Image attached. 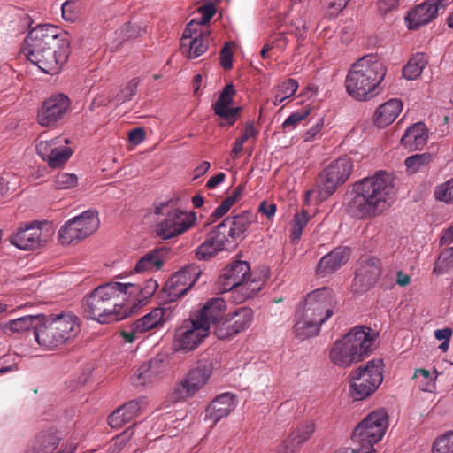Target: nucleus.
<instances>
[{
  "label": "nucleus",
  "instance_id": "7",
  "mask_svg": "<svg viewBox=\"0 0 453 453\" xmlns=\"http://www.w3.org/2000/svg\"><path fill=\"white\" fill-rule=\"evenodd\" d=\"M254 220L255 216L249 211L226 218L196 249V257L206 260L219 251L233 250L244 239Z\"/></svg>",
  "mask_w": 453,
  "mask_h": 453
},
{
  "label": "nucleus",
  "instance_id": "36",
  "mask_svg": "<svg viewBox=\"0 0 453 453\" xmlns=\"http://www.w3.org/2000/svg\"><path fill=\"white\" fill-rule=\"evenodd\" d=\"M427 65V57L423 53L414 55L403 67V75L407 80H416Z\"/></svg>",
  "mask_w": 453,
  "mask_h": 453
},
{
  "label": "nucleus",
  "instance_id": "19",
  "mask_svg": "<svg viewBox=\"0 0 453 453\" xmlns=\"http://www.w3.org/2000/svg\"><path fill=\"white\" fill-rule=\"evenodd\" d=\"M70 101L63 94L52 96L44 101L38 111L37 121L42 127L54 126L68 111Z\"/></svg>",
  "mask_w": 453,
  "mask_h": 453
},
{
  "label": "nucleus",
  "instance_id": "24",
  "mask_svg": "<svg viewBox=\"0 0 453 453\" xmlns=\"http://www.w3.org/2000/svg\"><path fill=\"white\" fill-rule=\"evenodd\" d=\"M237 404L235 396L225 393L215 398L205 411L204 420L211 422V426L216 425L221 418L226 417Z\"/></svg>",
  "mask_w": 453,
  "mask_h": 453
},
{
  "label": "nucleus",
  "instance_id": "20",
  "mask_svg": "<svg viewBox=\"0 0 453 453\" xmlns=\"http://www.w3.org/2000/svg\"><path fill=\"white\" fill-rule=\"evenodd\" d=\"M200 270L196 265H188L175 273L166 282L164 290L171 301L183 295L196 283Z\"/></svg>",
  "mask_w": 453,
  "mask_h": 453
},
{
  "label": "nucleus",
  "instance_id": "60",
  "mask_svg": "<svg viewBox=\"0 0 453 453\" xmlns=\"http://www.w3.org/2000/svg\"><path fill=\"white\" fill-rule=\"evenodd\" d=\"M452 335V330L450 328H442V329H437L434 331V337L438 341H449L450 337Z\"/></svg>",
  "mask_w": 453,
  "mask_h": 453
},
{
  "label": "nucleus",
  "instance_id": "17",
  "mask_svg": "<svg viewBox=\"0 0 453 453\" xmlns=\"http://www.w3.org/2000/svg\"><path fill=\"white\" fill-rule=\"evenodd\" d=\"M69 143L70 141L64 136L41 140L36 144V151L50 167L58 168L64 165L73 153Z\"/></svg>",
  "mask_w": 453,
  "mask_h": 453
},
{
  "label": "nucleus",
  "instance_id": "14",
  "mask_svg": "<svg viewBox=\"0 0 453 453\" xmlns=\"http://www.w3.org/2000/svg\"><path fill=\"white\" fill-rule=\"evenodd\" d=\"M173 317V310L171 306L156 307L121 331L120 336L126 342L133 343L142 339L144 334L162 328Z\"/></svg>",
  "mask_w": 453,
  "mask_h": 453
},
{
  "label": "nucleus",
  "instance_id": "56",
  "mask_svg": "<svg viewBox=\"0 0 453 453\" xmlns=\"http://www.w3.org/2000/svg\"><path fill=\"white\" fill-rule=\"evenodd\" d=\"M145 139V132L143 128L137 127L131 130L128 134V141L133 145H138Z\"/></svg>",
  "mask_w": 453,
  "mask_h": 453
},
{
  "label": "nucleus",
  "instance_id": "42",
  "mask_svg": "<svg viewBox=\"0 0 453 453\" xmlns=\"http://www.w3.org/2000/svg\"><path fill=\"white\" fill-rule=\"evenodd\" d=\"M242 188L238 187L229 196H227L213 211L212 217L219 219L228 212L231 207L240 198Z\"/></svg>",
  "mask_w": 453,
  "mask_h": 453
},
{
  "label": "nucleus",
  "instance_id": "32",
  "mask_svg": "<svg viewBox=\"0 0 453 453\" xmlns=\"http://www.w3.org/2000/svg\"><path fill=\"white\" fill-rule=\"evenodd\" d=\"M428 138L426 126L418 122L409 127L401 139V144L409 150H421Z\"/></svg>",
  "mask_w": 453,
  "mask_h": 453
},
{
  "label": "nucleus",
  "instance_id": "30",
  "mask_svg": "<svg viewBox=\"0 0 453 453\" xmlns=\"http://www.w3.org/2000/svg\"><path fill=\"white\" fill-rule=\"evenodd\" d=\"M42 315H27L0 323V331L7 336L22 334L31 328L39 327Z\"/></svg>",
  "mask_w": 453,
  "mask_h": 453
},
{
  "label": "nucleus",
  "instance_id": "63",
  "mask_svg": "<svg viewBox=\"0 0 453 453\" xmlns=\"http://www.w3.org/2000/svg\"><path fill=\"white\" fill-rule=\"evenodd\" d=\"M397 4V0H380L379 3V8L381 12H386L395 8Z\"/></svg>",
  "mask_w": 453,
  "mask_h": 453
},
{
  "label": "nucleus",
  "instance_id": "8",
  "mask_svg": "<svg viewBox=\"0 0 453 453\" xmlns=\"http://www.w3.org/2000/svg\"><path fill=\"white\" fill-rule=\"evenodd\" d=\"M386 73L385 64L378 56H365L352 65L347 75V92L357 100H368L378 94Z\"/></svg>",
  "mask_w": 453,
  "mask_h": 453
},
{
  "label": "nucleus",
  "instance_id": "15",
  "mask_svg": "<svg viewBox=\"0 0 453 453\" xmlns=\"http://www.w3.org/2000/svg\"><path fill=\"white\" fill-rule=\"evenodd\" d=\"M100 220L96 211L88 210L70 219L58 230L62 245H70L87 238L99 227Z\"/></svg>",
  "mask_w": 453,
  "mask_h": 453
},
{
  "label": "nucleus",
  "instance_id": "5",
  "mask_svg": "<svg viewBox=\"0 0 453 453\" xmlns=\"http://www.w3.org/2000/svg\"><path fill=\"white\" fill-rule=\"evenodd\" d=\"M227 303L221 297L207 300L198 311L196 318L208 325L209 330L219 340L234 337L251 325L253 311L242 307L233 312L227 311Z\"/></svg>",
  "mask_w": 453,
  "mask_h": 453
},
{
  "label": "nucleus",
  "instance_id": "50",
  "mask_svg": "<svg viewBox=\"0 0 453 453\" xmlns=\"http://www.w3.org/2000/svg\"><path fill=\"white\" fill-rule=\"evenodd\" d=\"M55 188L58 189H68L78 185V177L73 173H60L54 180Z\"/></svg>",
  "mask_w": 453,
  "mask_h": 453
},
{
  "label": "nucleus",
  "instance_id": "64",
  "mask_svg": "<svg viewBox=\"0 0 453 453\" xmlns=\"http://www.w3.org/2000/svg\"><path fill=\"white\" fill-rule=\"evenodd\" d=\"M396 282L401 287H405L411 283V278L408 274L403 272H398L396 275Z\"/></svg>",
  "mask_w": 453,
  "mask_h": 453
},
{
  "label": "nucleus",
  "instance_id": "28",
  "mask_svg": "<svg viewBox=\"0 0 453 453\" xmlns=\"http://www.w3.org/2000/svg\"><path fill=\"white\" fill-rule=\"evenodd\" d=\"M380 273V265L374 260L362 263L357 270L354 279V291L361 293L368 289L378 280Z\"/></svg>",
  "mask_w": 453,
  "mask_h": 453
},
{
  "label": "nucleus",
  "instance_id": "16",
  "mask_svg": "<svg viewBox=\"0 0 453 453\" xmlns=\"http://www.w3.org/2000/svg\"><path fill=\"white\" fill-rule=\"evenodd\" d=\"M209 334L208 325L196 317L184 320L175 330L173 347L177 350L192 351L208 337Z\"/></svg>",
  "mask_w": 453,
  "mask_h": 453
},
{
  "label": "nucleus",
  "instance_id": "57",
  "mask_svg": "<svg viewBox=\"0 0 453 453\" xmlns=\"http://www.w3.org/2000/svg\"><path fill=\"white\" fill-rule=\"evenodd\" d=\"M270 43L274 50H282L287 46L288 40L284 34L280 33L272 37Z\"/></svg>",
  "mask_w": 453,
  "mask_h": 453
},
{
  "label": "nucleus",
  "instance_id": "33",
  "mask_svg": "<svg viewBox=\"0 0 453 453\" xmlns=\"http://www.w3.org/2000/svg\"><path fill=\"white\" fill-rule=\"evenodd\" d=\"M428 0L412 9L406 17L408 27L411 29L426 25L436 17V8Z\"/></svg>",
  "mask_w": 453,
  "mask_h": 453
},
{
  "label": "nucleus",
  "instance_id": "13",
  "mask_svg": "<svg viewBox=\"0 0 453 453\" xmlns=\"http://www.w3.org/2000/svg\"><path fill=\"white\" fill-rule=\"evenodd\" d=\"M352 164L348 157H340L328 165L319 174L317 189L307 192V196H316L319 201L326 199L350 175Z\"/></svg>",
  "mask_w": 453,
  "mask_h": 453
},
{
  "label": "nucleus",
  "instance_id": "34",
  "mask_svg": "<svg viewBox=\"0 0 453 453\" xmlns=\"http://www.w3.org/2000/svg\"><path fill=\"white\" fill-rule=\"evenodd\" d=\"M165 263V252L154 250L143 255L134 268L136 273H151L161 269Z\"/></svg>",
  "mask_w": 453,
  "mask_h": 453
},
{
  "label": "nucleus",
  "instance_id": "55",
  "mask_svg": "<svg viewBox=\"0 0 453 453\" xmlns=\"http://www.w3.org/2000/svg\"><path fill=\"white\" fill-rule=\"evenodd\" d=\"M277 207L275 203L263 201L258 207V211L265 215L268 219H272L276 212Z\"/></svg>",
  "mask_w": 453,
  "mask_h": 453
},
{
  "label": "nucleus",
  "instance_id": "40",
  "mask_svg": "<svg viewBox=\"0 0 453 453\" xmlns=\"http://www.w3.org/2000/svg\"><path fill=\"white\" fill-rule=\"evenodd\" d=\"M81 11V3L79 0L65 1L61 6L62 17L65 21L78 20Z\"/></svg>",
  "mask_w": 453,
  "mask_h": 453
},
{
  "label": "nucleus",
  "instance_id": "29",
  "mask_svg": "<svg viewBox=\"0 0 453 453\" xmlns=\"http://www.w3.org/2000/svg\"><path fill=\"white\" fill-rule=\"evenodd\" d=\"M349 256L350 251L347 247L336 248L319 260L317 274L325 276L334 273L349 260Z\"/></svg>",
  "mask_w": 453,
  "mask_h": 453
},
{
  "label": "nucleus",
  "instance_id": "9",
  "mask_svg": "<svg viewBox=\"0 0 453 453\" xmlns=\"http://www.w3.org/2000/svg\"><path fill=\"white\" fill-rule=\"evenodd\" d=\"M154 213L157 216L155 233L163 240H170L185 234L197 220L196 212L181 209L172 201L156 203Z\"/></svg>",
  "mask_w": 453,
  "mask_h": 453
},
{
  "label": "nucleus",
  "instance_id": "35",
  "mask_svg": "<svg viewBox=\"0 0 453 453\" xmlns=\"http://www.w3.org/2000/svg\"><path fill=\"white\" fill-rule=\"evenodd\" d=\"M437 371L433 369H416L412 380L415 385L424 392L432 393L436 389Z\"/></svg>",
  "mask_w": 453,
  "mask_h": 453
},
{
  "label": "nucleus",
  "instance_id": "58",
  "mask_svg": "<svg viewBox=\"0 0 453 453\" xmlns=\"http://www.w3.org/2000/svg\"><path fill=\"white\" fill-rule=\"evenodd\" d=\"M257 135V131L254 127L252 123H248L245 126V129L243 134L238 138V140L242 141L243 143L251 138H256Z\"/></svg>",
  "mask_w": 453,
  "mask_h": 453
},
{
  "label": "nucleus",
  "instance_id": "41",
  "mask_svg": "<svg viewBox=\"0 0 453 453\" xmlns=\"http://www.w3.org/2000/svg\"><path fill=\"white\" fill-rule=\"evenodd\" d=\"M431 160L429 154H416L405 159L404 165L407 171L413 174L418 172L422 167L428 165Z\"/></svg>",
  "mask_w": 453,
  "mask_h": 453
},
{
  "label": "nucleus",
  "instance_id": "10",
  "mask_svg": "<svg viewBox=\"0 0 453 453\" xmlns=\"http://www.w3.org/2000/svg\"><path fill=\"white\" fill-rule=\"evenodd\" d=\"M80 332V323L72 313H62L42 320L35 332L36 342L50 350L74 338Z\"/></svg>",
  "mask_w": 453,
  "mask_h": 453
},
{
  "label": "nucleus",
  "instance_id": "53",
  "mask_svg": "<svg viewBox=\"0 0 453 453\" xmlns=\"http://www.w3.org/2000/svg\"><path fill=\"white\" fill-rule=\"evenodd\" d=\"M324 127V119L319 118L316 123L311 127L304 134L303 139L305 142H311L321 133Z\"/></svg>",
  "mask_w": 453,
  "mask_h": 453
},
{
  "label": "nucleus",
  "instance_id": "1",
  "mask_svg": "<svg viewBox=\"0 0 453 453\" xmlns=\"http://www.w3.org/2000/svg\"><path fill=\"white\" fill-rule=\"evenodd\" d=\"M159 285L154 279L142 285L111 281L95 288L84 300L83 308L91 319L99 323H111L128 316L130 308L122 301H131L135 305H142L157 291Z\"/></svg>",
  "mask_w": 453,
  "mask_h": 453
},
{
  "label": "nucleus",
  "instance_id": "39",
  "mask_svg": "<svg viewBox=\"0 0 453 453\" xmlns=\"http://www.w3.org/2000/svg\"><path fill=\"white\" fill-rule=\"evenodd\" d=\"M433 453H453V430L439 435L433 443Z\"/></svg>",
  "mask_w": 453,
  "mask_h": 453
},
{
  "label": "nucleus",
  "instance_id": "47",
  "mask_svg": "<svg viewBox=\"0 0 453 453\" xmlns=\"http://www.w3.org/2000/svg\"><path fill=\"white\" fill-rule=\"evenodd\" d=\"M264 282L261 280H250L248 278L238 288L236 291H240L242 294L240 302L244 301L256 295L263 287Z\"/></svg>",
  "mask_w": 453,
  "mask_h": 453
},
{
  "label": "nucleus",
  "instance_id": "11",
  "mask_svg": "<svg viewBox=\"0 0 453 453\" xmlns=\"http://www.w3.org/2000/svg\"><path fill=\"white\" fill-rule=\"evenodd\" d=\"M385 365L374 358L353 369L349 375V395L355 401H363L374 394L384 379Z\"/></svg>",
  "mask_w": 453,
  "mask_h": 453
},
{
  "label": "nucleus",
  "instance_id": "21",
  "mask_svg": "<svg viewBox=\"0 0 453 453\" xmlns=\"http://www.w3.org/2000/svg\"><path fill=\"white\" fill-rule=\"evenodd\" d=\"M210 32L197 29L195 22H189L181 38V48L189 58L203 54L209 44Z\"/></svg>",
  "mask_w": 453,
  "mask_h": 453
},
{
  "label": "nucleus",
  "instance_id": "2",
  "mask_svg": "<svg viewBox=\"0 0 453 453\" xmlns=\"http://www.w3.org/2000/svg\"><path fill=\"white\" fill-rule=\"evenodd\" d=\"M70 36L67 32L50 24L38 25L27 35L21 53L42 73L57 74L67 61Z\"/></svg>",
  "mask_w": 453,
  "mask_h": 453
},
{
  "label": "nucleus",
  "instance_id": "26",
  "mask_svg": "<svg viewBox=\"0 0 453 453\" xmlns=\"http://www.w3.org/2000/svg\"><path fill=\"white\" fill-rule=\"evenodd\" d=\"M250 265L245 261H234L226 267L221 280L223 292L237 290L249 277Z\"/></svg>",
  "mask_w": 453,
  "mask_h": 453
},
{
  "label": "nucleus",
  "instance_id": "48",
  "mask_svg": "<svg viewBox=\"0 0 453 453\" xmlns=\"http://www.w3.org/2000/svg\"><path fill=\"white\" fill-rule=\"evenodd\" d=\"M311 108L306 106L300 111H296L289 115L282 124L284 129H294L301 121L305 119L311 113Z\"/></svg>",
  "mask_w": 453,
  "mask_h": 453
},
{
  "label": "nucleus",
  "instance_id": "4",
  "mask_svg": "<svg viewBox=\"0 0 453 453\" xmlns=\"http://www.w3.org/2000/svg\"><path fill=\"white\" fill-rule=\"evenodd\" d=\"M335 294L330 288L309 292L297 304L294 319V333L301 340L319 334L321 326L333 316Z\"/></svg>",
  "mask_w": 453,
  "mask_h": 453
},
{
  "label": "nucleus",
  "instance_id": "12",
  "mask_svg": "<svg viewBox=\"0 0 453 453\" xmlns=\"http://www.w3.org/2000/svg\"><path fill=\"white\" fill-rule=\"evenodd\" d=\"M388 426V414L384 408L370 412L355 427L353 446L362 453H375L374 444L380 441Z\"/></svg>",
  "mask_w": 453,
  "mask_h": 453
},
{
  "label": "nucleus",
  "instance_id": "45",
  "mask_svg": "<svg viewBox=\"0 0 453 453\" xmlns=\"http://www.w3.org/2000/svg\"><path fill=\"white\" fill-rule=\"evenodd\" d=\"M197 12L199 17L193 19L190 22H195L196 24V28L202 29L201 26L209 23L211 19L216 13V7L213 4L209 3L198 7Z\"/></svg>",
  "mask_w": 453,
  "mask_h": 453
},
{
  "label": "nucleus",
  "instance_id": "51",
  "mask_svg": "<svg viewBox=\"0 0 453 453\" xmlns=\"http://www.w3.org/2000/svg\"><path fill=\"white\" fill-rule=\"evenodd\" d=\"M453 269V248L444 250L436 262L434 270L442 273Z\"/></svg>",
  "mask_w": 453,
  "mask_h": 453
},
{
  "label": "nucleus",
  "instance_id": "43",
  "mask_svg": "<svg viewBox=\"0 0 453 453\" xmlns=\"http://www.w3.org/2000/svg\"><path fill=\"white\" fill-rule=\"evenodd\" d=\"M310 220V216L305 211H301L296 213L293 220L291 238L297 241L301 238L303 228L306 226Z\"/></svg>",
  "mask_w": 453,
  "mask_h": 453
},
{
  "label": "nucleus",
  "instance_id": "62",
  "mask_svg": "<svg viewBox=\"0 0 453 453\" xmlns=\"http://www.w3.org/2000/svg\"><path fill=\"white\" fill-rule=\"evenodd\" d=\"M440 240L441 244H450L453 242V224L441 233Z\"/></svg>",
  "mask_w": 453,
  "mask_h": 453
},
{
  "label": "nucleus",
  "instance_id": "38",
  "mask_svg": "<svg viewBox=\"0 0 453 453\" xmlns=\"http://www.w3.org/2000/svg\"><path fill=\"white\" fill-rule=\"evenodd\" d=\"M434 197L438 202L453 204V178L435 186Z\"/></svg>",
  "mask_w": 453,
  "mask_h": 453
},
{
  "label": "nucleus",
  "instance_id": "61",
  "mask_svg": "<svg viewBox=\"0 0 453 453\" xmlns=\"http://www.w3.org/2000/svg\"><path fill=\"white\" fill-rule=\"evenodd\" d=\"M111 99L110 96L104 94L98 95L94 98V100L91 103V109L95 110L97 107H100L102 105H105L108 103H110Z\"/></svg>",
  "mask_w": 453,
  "mask_h": 453
},
{
  "label": "nucleus",
  "instance_id": "46",
  "mask_svg": "<svg viewBox=\"0 0 453 453\" xmlns=\"http://www.w3.org/2000/svg\"><path fill=\"white\" fill-rule=\"evenodd\" d=\"M19 185V179L12 172H5L0 175V197L5 196L10 190H15Z\"/></svg>",
  "mask_w": 453,
  "mask_h": 453
},
{
  "label": "nucleus",
  "instance_id": "37",
  "mask_svg": "<svg viewBox=\"0 0 453 453\" xmlns=\"http://www.w3.org/2000/svg\"><path fill=\"white\" fill-rule=\"evenodd\" d=\"M298 83L294 79H288L280 84L275 89L273 104L278 105L282 103L284 100L291 97L297 90Z\"/></svg>",
  "mask_w": 453,
  "mask_h": 453
},
{
  "label": "nucleus",
  "instance_id": "18",
  "mask_svg": "<svg viewBox=\"0 0 453 453\" xmlns=\"http://www.w3.org/2000/svg\"><path fill=\"white\" fill-rule=\"evenodd\" d=\"M211 375V365H200L192 369L180 385L175 388L172 394L173 400L178 402L192 397L208 382Z\"/></svg>",
  "mask_w": 453,
  "mask_h": 453
},
{
  "label": "nucleus",
  "instance_id": "25",
  "mask_svg": "<svg viewBox=\"0 0 453 453\" xmlns=\"http://www.w3.org/2000/svg\"><path fill=\"white\" fill-rule=\"evenodd\" d=\"M234 94V85L232 83L227 84L213 105L215 113L224 119L227 125H232L236 121L241 110L240 107L232 106Z\"/></svg>",
  "mask_w": 453,
  "mask_h": 453
},
{
  "label": "nucleus",
  "instance_id": "49",
  "mask_svg": "<svg viewBox=\"0 0 453 453\" xmlns=\"http://www.w3.org/2000/svg\"><path fill=\"white\" fill-rule=\"evenodd\" d=\"M314 429L315 426L312 422H307L302 425L291 434L292 441L296 444L306 441L313 434Z\"/></svg>",
  "mask_w": 453,
  "mask_h": 453
},
{
  "label": "nucleus",
  "instance_id": "6",
  "mask_svg": "<svg viewBox=\"0 0 453 453\" xmlns=\"http://www.w3.org/2000/svg\"><path fill=\"white\" fill-rule=\"evenodd\" d=\"M378 334L368 326H357L337 339L328 351L331 364L349 368L366 358L375 349Z\"/></svg>",
  "mask_w": 453,
  "mask_h": 453
},
{
  "label": "nucleus",
  "instance_id": "3",
  "mask_svg": "<svg viewBox=\"0 0 453 453\" xmlns=\"http://www.w3.org/2000/svg\"><path fill=\"white\" fill-rule=\"evenodd\" d=\"M395 197V178L383 170L361 179L353 186V196L348 202V211L357 219L381 214Z\"/></svg>",
  "mask_w": 453,
  "mask_h": 453
},
{
  "label": "nucleus",
  "instance_id": "22",
  "mask_svg": "<svg viewBox=\"0 0 453 453\" xmlns=\"http://www.w3.org/2000/svg\"><path fill=\"white\" fill-rule=\"evenodd\" d=\"M42 223L33 222L19 227L11 238L12 244L23 250L39 248L48 238L42 233Z\"/></svg>",
  "mask_w": 453,
  "mask_h": 453
},
{
  "label": "nucleus",
  "instance_id": "59",
  "mask_svg": "<svg viewBox=\"0 0 453 453\" xmlns=\"http://www.w3.org/2000/svg\"><path fill=\"white\" fill-rule=\"evenodd\" d=\"M226 179V174L224 173H219L215 176H212L209 179L206 186L209 188H215L219 184H221Z\"/></svg>",
  "mask_w": 453,
  "mask_h": 453
},
{
  "label": "nucleus",
  "instance_id": "31",
  "mask_svg": "<svg viewBox=\"0 0 453 453\" xmlns=\"http://www.w3.org/2000/svg\"><path fill=\"white\" fill-rule=\"evenodd\" d=\"M403 111V103L398 98H392L380 104L374 112V121L379 127L392 124Z\"/></svg>",
  "mask_w": 453,
  "mask_h": 453
},
{
  "label": "nucleus",
  "instance_id": "23",
  "mask_svg": "<svg viewBox=\"0 0 453 453\" xmlns=\"http://www.w3.org/2000/svg\"><path fill=\"white\" fill-rule=\"evenodd\" d=\"M147 407L148 400L146 397L129 401L110 415L108 418L109 425L115 428L120 427L144 411Z\"/></svg>",
  "mask_w": 453,
  "mask_h": 453
},
{
  "label": "nucleus",
  "instance_id": "44",
  "mask_svg": "<svg viewBox=\"0 0 453 453\" xmlns=\"http://www.w3.org/2000/svg\"><path fill=\"white\" fill-rule=\"evenodd\" d=\"M139 83L140 81L138 78H133L131 81H129L127 85L121 88L120 91L115 96L114 100L116 104H119L131 100L136 93Z\"/></svg>",
  "mask_w": 453,
  "mask_h": 453
},
{
  "label": "nucleus",
  "instance_id": "27",
  "mask_svg": "<svg viewBox=\"0 0 453 453\" xmlns=\"http://www.w3.org/2000/svg\"><path fill=\"white\" fill-rule=\"evenodd\" d=\"M164 370V363L159 359L143 363L132 375V384L136 388L151 385L159 378Z\"/></svg>",
  "mask_w": 453,
  "mask_h": 453
},
{
  "label": "nucleus",
  "instance_id": "52",
  "mask_svg": "<svg viewBox=\"0 0 453 453\" xmlns=\"http://www.w3.org/2000/svg\"><path fill=\"white\" fill-rule=\"evenodd\" d=\"M349 1V0H322V4L331 15H335L346 7Z\"/></svg>",
  "mask_w": 453,
  "mask_h": 453
},
{
  "label": "nucleus",
  "instance_id": "54",
  "mask_svg": "<svg viewBox=\"0 0 453 453\" xmlns=\"http://www.w3.org/2000/svg\"><path fill=\"white\" fill-rule=\"evenodd\" d=\"M234 43H226L221 50V65L225 69H230L233 65V47Z\"/></svg>",
  "mask_w": 453,
  "mask_h": 453
}]
</instances>
